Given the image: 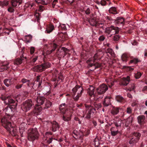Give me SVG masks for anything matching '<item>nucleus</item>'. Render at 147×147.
<instances>
[{
  "label": "nucleus",
  "mask_w": 147,
  "mask_h": 147,
  "mask_svg": "<svg viewBox=\"0 0 147 147\" xmlns=\"http://www.w3.org/2000/svg\"><path fill=\"white\" fill-rule=\"evenodd\" d=\"M118 129V128L114 127L111 128L110 131L112 136H115L118 134L119 132Z\"/></svg>",
  "instance_id": "obj_18"
},
{
  "label": "nucleus",
  "mask_w": 147,
  "mask_h": 147,
  "mask_svg": "<svg viewBox=\"0 0 147 147\" xmlns=\"http://www.w3.org/2000/svg\"><path fill=\"white\" fill-rule=\"evenodd\" d=\"M115 22L117 26L121 24L123 25L124 24V19L122 17H118L115 20Z\"/></svg>",
  "instance_id": "obj_13"
},
{
  "label": "nucleus",
  "mask_w": 147,
  "mask_h": 147,
  "mask_svg": "<svg viewBox=\"0 0 147 147\" xmlns=\"http://www.w3.org/2000/svg\"><path fill=\"white\" fill-rule=\"evenodd\" d=\"M84 90L81 87L76 85L72 90L71 94L73 99L76 101H78L82 96Z\"/></svg>",
  "instance_id": "obj_1"
},
{
  "label": "nucleus",
  "mask_w": 147,
  "mask_h": 147,
  "mask_svg": "<svg viewBox=\"0 0 147 147\" xmlns=\"http://www.w3.org/2000/svg\"><path fill=\"white\" fill-rule=\"evenodd\" d=\"M122 120L120 119H118L117 120H115L113 122V123L117 128L120 127Z\"/></svg>",
  "instance_id": "obj_26"
},
{
  "label": "nucleus",
  "mask_w": 147,
  "mask_h": 147,
  "mask_svg": "<svg viewBox=\"0 0 147 147\" xmlns=\"http://www.w3.org/2000/svg\"><path fill=\"white\" fill-rule=\"evenodd\" d=\"M38 136V132L36 129H30L28 130L27 137L29 140L33 141L37 139Z\"/></svg>",
  "instance_id": "obj_3"
},
{
  "label": "nucleus",
  "mask_w": 147,
  "mask_h": 147,
  "mask_svg": "<svg viewBox=\"0 0 147 147\" xmlns=\"http://www.w3.org/2000/svg\"><path fill=\"white\" fill-rule=\"evenodd\" d=\"M67 106L64 103L60 105L59 106V110L63 113H64L65 111L66 110Z\"/></svg>",
  "instance_id": "obj_28"
},
{
  "label": "nucleus",
  "mask_w": 147,
  "mask_h": 147,
  "mask_svg": "<svg viewBox=\"0 0 147 147\" xmlns=\"http://www.w3.org/2000/svg\"><path fill=\"white\" fill-rule=\"evenodd\" d=\"M69 49L64 47H62L60 50V51L61 53H64V55L63 56V57H64V56L68 53V52H69Z\"/></svg>",
  "instance_id": "obj_32"
},
{
  "label": "nucleus",
  "mask_w": 147,
  "mask_h": 147,
  "mask_svg": "<svg viewBox=\"0 0 147 147\" xmlns=\"http://www.w3.org/2000/svg\"><path fill=\"white\" fill-rule=\"evenodd\" d=\"M87 92L88 94L91 96H94V88L91 86H90V87L88 89Z\"/></svg>",
  "instance_id": "obj_17"
},
{
  "label": "nucleus",
  "mask_w": 147,
  "mask_h": 147,
  "mask_svg": "<svg viewBox=\"0 0 147 147\" xmlns=\"http://www.w3.org/2000/svg\"><path fill=\"white\" fill-rule=\"evenodd\" d=\"M105 37L104 36L102 35V36H100L98 40L100 41H103L105 40Z\"/></svg>",
  "instance_id": "obj_63"
},
{
  "label": "nucleus",
  "mask_w": 147,
  "mask_h": 147,
  "mask_svg": "<svg viewBox=\"0 0 147 147\" xmlns=\"http://www.w3.org/2000/svg\"><path fill=\"white\" fill-rule=\"evenodd\" d=\"M34 70L36 71L41 72L45 70V68H43L42 64L38 65L35 66L34 68Z\"/></svg>",
  "instance_id": "obj_23"
},
{
  "label": "nucleus",
  "mask_w": 147,
  "mask_h": 147,
  "mask_svg": "<svg viewBox=\"0 0 147 147\" xmlns=\"http://www.w3.org/2000/svg\"><path fill=\"white\" fill-rule=\"evenodd\" d=\"M15 101L10 97H8L7 100L5 102V104L6 105H9L11 104L14 103Z\"/></svg>",
  "instance_id": "obj_37"
},
{
  "label": "nucleus",
  "mask_w": 147,
  "mask_h": 147,
  "mask_svg": "<svg viewBox=\"0 0 147 147\" xmlns=\"http://www.w3.org/2000/svg\"><path fill=\"white\" fill-rule=\"evenodd\" d=\"M46 100V98L43 97L38 96L36 98L37 105H42L44 102H45Z\"/></svg>",
  "instance_id": "obj_14"
},
{
  "label": "nucleus",
  "mask_w": 147,
  "mask_h": 147,
  "mask_svg": "<svg viewBox=\"0 0 147 147\" xmlns=\"http://www.w3.org/2000/svg\"><path fill=\"white\" fill-rule=\"evenodd\" d=\"M133 120V118L132 117H129L127 118L125 122V124H129L131 123Z\"/></svg>",
  "instance_id": "obj_43"
},
{
  "label": "nucleus",
  "mask_w": 147,
  "mask_h": 147,
  "mask_svg": "<svg viewBox=\"0 0 147 147\" xmlns=\"http://www.w3.org/2000/svg\"><path fill=\"white\" fill-rule=\"evenodd\" d=\"M85 12L86 15H89L91 12L90 10V8H88L86 10H85Z\"/></svg>",
  "instance_id": "obj_57"
},
{
  "label": "nucleus",
  "mask_w": 147,
  "mask_h": 147,
  "mask_svg": "<svg viewBox=\"0 0 147 147\" xmlns=\"http://www.w3.org/2000/svg\"><path fill=\"white\" fill-rule=\"evenodd\" d=\"M119 32L118 27L114 26L106 28L105 31L108 37H111L113 35L118 34Z\"/></svg>",
  "instance_id": "obj_4"
},
{
  "label": "nucleus",
  "mask_w": 147,
  "mask_h": 147,
  "mask_svg": "<svg viewBox=\"0 0 147 147\" xmlns=\"http://www.w3.org/2000/svg\"><path fill=\"white\" fill-rule=\"evenodd\" d=\"M45 102V106L43 107L44 109H48L52 105V102L46 99Z\"/></svg>",
  "instance_id": "obj_29"
},
{
  "label": "nucleus",
  "mask_w": 147,
  "mask_h": 147,
  "mask_svg": "<svg viewBox=\"0 0 147 147\" xmlns=\"http://www.w3.org/2000/svg\"><path fill=\"white\" fill-rule=\"evenodd\" d=\"M115 99L117 102H122L124 100V98L121 96L119 95L116 96Z\"/></svg>",
  "instance_id": "obj_40"
},
{
  "label": "nucleus",
  "mask_w": 147,
  "mask_h": 147,
  "mask_svg": "<svg viewBox=\"0 0 147 147\" xmlns=\"http://www.w3.org/2000/svg\"><path fill=\"white\" fill-rule=\"evenodd\" d=\"M9 64V63H5L2 65L0 67V71L2 72L7 70V69L9 68V67H8Z\"/></svg>",
  "instance_id": "obj_24"
},
{
  "label": "nucleus",
  "mask_w": 147,
  "mask_h": 147,
  "mask_svg": "<svg viewBox=\"0 0 147 147\" xmlns=\"http://www.w3.org/2000/svg\"><path fill=\"white\" fill-rule=\"evenodd\" d=\"M120 38L119 35H115L114 36L113 40L114 41H116L118 40Z\"/></svg>",
  "instance_id": "obj_50"
},
{
  "label": "nucleus",
  "mask_w": 147,
  "mask_h": 147,
  "mask_svg": "<svg viewBox=\"0 0 147 147\" xmlns=\"http://www.w3.org/2000/svg\"><path fill=\"white\" fill-rule=\"evenodd\" d=\"M126 112L127 113L130 114L132 112V109L130 107H127V108Z\"/></svg>",
  "instance_id": "obj_61"
},
{
  "label": "nucleus",
  "mask_w": 147,
  "mask_h": 147,
  "mask_svg": "<svg viewBox=\"0 0 147 147\" xmlns=\"http://www.w3.org/2000/svg\"><path fill=\"white\" fill-rule=\"evenodd\" d=\"M24 58L26 59V57H24L23 55L20 56V57H18L14 61V65H19L21 64L22 62V61L24 60Z\"/></svg>",
  "instance_id": "obj_12"
},
{
  "label": "nucleus",
  "mask_w": 147,
  "mask_h": 147,
  "mask_svg": "<svg viewBox=\"0 0 147 147\" xmlns=\"http://www.w3.org/2000/svg\"><path fill=\"white\" fill-rule=\"evenodd\" d=\"M142 75V74L140 72H138L136 74H135V78L136 79H138L140 78Z\"/></svg>",
  "instance_id": "obj_49"
},
{
  "label": "nucleus",
  "mask_w": 147,
  "mask_h": 147,
  "mask_svg": "<svg viewBox=\"0 0 147 147\" xmlns=\"http://www.w3.org/2000/svg\"><path fill=\"white\" fill-rule=\"evenodd\" d=\"M109 12L110 13H113V12H116V8L115 7H112L109 10Z\"/></svg>",
  "instance_id": "obj_48"
},
{
  "label": "nucleus",
  "mask_w": 147,
  "mask_h": 147,
  "mask_svg": "<svg viewBox=\"0 0 147 147\" xmlns=\"http://www.w3.org/2000/svg\"><path fill=\"white\" fill-rule=\"evenodd\" d=\"M52 124L51 130L53 132H55L58 129L59 125L55 121H53L51 123Z\"/></svg>",
  "instance_id": "obj_15"
},
{
  "label": "nucleus",
  "mask_w": 147,
  "mask_h": 147,
  "mask_svg": "<svg viewBox=\"0 0 147 147\" xmlns=\"http://www.w3.org/2000/svg\"><path fill=\"white\" fill-rule=\"evenodd\" d=\"M35 16L36 17L37 21L39 22L40 18V13H39L36 12L35 14Z\"/></svg>",
  "instance_id": "obj_47"
},
{
  "label": "nucleus",
  "mask_w": 147,
  "mask_h": 147,
  "mask_svg": "<svg viewBox=\"0 0 147 147\" xmlns=\"http://www.w3.org/2000/svg\"><path fill=\"white\" fill-rule=\"evenodd\" d=\"M40 76H38L37 77L36 80L34 82V85L35 84L38 85V90H39V88L40 87L42 83L41 81L40 80Z\"/></svg>",
  "instance_id": "obj_27"
},
{
  "label": "nucleus",
  "mask_w": 147,
  "mask_h": 147,
  "mask_svg": "<svg viewBox=\"0 0 147 147\" xmlns=\"http://www.w3.org/2000/svg\"><path fill=\"white\" fill-rule=\"evenodd\" d=\"M21 82L23 83L27 82V85L28 86H29L30 84V80H27L25 78L22 79L21 80Z\"/></svg>",
  "instance_id": "obj_45"
},
{
  "label": "nucleus",
  "mask_w": 147,
  "mask_h": 147,
  "mask_svg": "<svg viewBox=\"0 0 147 147\" xmlns=\"http://www.w3.org/2000/svg\"><path fill=\"white\" fill-rule=\"evenodd\" d=\"M130 78L128 76L127 78H123L122 81L121 82V84L124 86H127L130 81Z\"/></svg>",
  "instance_id": "obj_25"
},
{
  "label": "nucleus",
  "mask_w": 147,
  "mask_h": 147,
  "mask_svg": "<svg viewBox=\"0 0 147 147\" xmlns=\"http://www.w3.org/2000/svg\"><path fill=\"white\" fill-rule=\"evenodd\" d=\"M50 1V0H41V2L43 5H47Z\"/></svg>",
  "instance_id": "obj_52"
},
{
  "label": "nucleus",
  "mask_w": 147,
  "mask_h": 147,
  "mask_svg": "<svg viewBox=\"0 0 147 147\" xmlns=\"http://www.w3.org/2000/svg\"><path fill=\"white\" fill-rule=\"evenodd\" d=\"M138 121L139 123L142 124L145 123V117L144 115H140L137 117Z\"/></svg>",
  "instance_id": "obj_19"
},
{
  "label": "nucleus",
  "mask_w": 147,
  "mask_h": 147,
  "mask_svg": "<svg viewBox=\"0 0 147 147\" xmlns=\"http://www.w3.org/2000/svg\"><path fill=\"white\" fill-rule=\"evenodd\" d=\"M38 59V56H36L34 57L33 58L31 61V63H34Z\"/></svg>",
  "instance_id": "obj_56"
},
{
  "label": "nucleus",
  "mask_w": 147,
  "mask_h": 147,
  "mask_svg": "<svg viewBox=\"0 0 147 147\" xmlns=\"http://www.w3.org/2000/svg\"><path fill=\"white\" fill-rule=\"evenodd\" d=\"M89 22L91 26H97V22L95 19L92 18L90 20Z\"/></svg>",
  "instance_id": "obj_36"
},
{
  "label": "nucleus",
  "mask_w": 147,
  "mask_h": 147,
  "mask_svg": "<svg viewBox=\"0 0 147 147\" xmlns=\"http://www.w3.org/2000/svg\"><path fill=\"white\" fill-rule=\"evenodd\" d=\"M42 64L43 66V68H45V70L46 69L49 68L51 66V64L49 62H46Z\"/></svg>",
  "instance_id": "obj_41"
},
{
  "label": "nucleus",
  "mask_w": 147,
  "mask_h": 147,
  "mask_svg": "<svg viewBox=\"0 0 147 147\" xmlns=\"http://www.w3.org/2000/svg\"><path fill=\"white\" fill-rule=\"evenodd\" d=\"M9 4V1L7 0L0 1V6L2 7L7 6Z\"/></svg>",
  "instance_id": "obj_39"
},
{
  "label": "nucleus",
  "mask_w": 147,
  "mask_h": 147,
  "mask_svg": "<svg viewBox=\"0 0 147 147\" xmlns=\"http://www.w3.org/2000/svg\"><path fill=\"white\" fill-rule=\"evenodd\" d=\"M57 46V45L55 44V43L53 44L52 45L53 48L51 50L50 53H52V52H53V51H54L55 50V49L56 48Z\"/></svg>",
  "instance_id": "obj_51"
},
{
  "label": "nucleus",
  "mask_w": 147,
  "mask_h": 147,
  "mask_svg": "<svg viewBox=\"0 0 147 147\" xmlns=\"http://www.w3.org/2000/svg\"><path fill=\"white\" fill-rule=\"evenodd\" d=\"M22 2V0H11V3L12 6L13 7H16L18 3L19 5L21 4Z\"/></svg>",
  "instance_id": "obj_16"
},
{
  "label": "nucleus",
  "mask_w": 147,
  "mask_h": 147,
  "mask_svg": "<svg viewBox=\"0 0 147 147\" xmlns=\"http://www.w3.org/2000/svg\"><path fill=\"white\" fill-rule=\"evenodd\" d=\"M131 58L132 59L130 61V63H133L134 64H136L138 63L141 61L138 58H133L131 57Z\"/></svg>",
  "instance_id": "obj_35"
},
{
  "label": "nucleus",
  "mask_w": 147,
  "mask_h": 147,
  "mask_svg": "<svg viewBox=\"0 0 147 147\" xmlns=\"http://www.w3.org/2000/svg\"><path fill=\"white\" fill-rule=\"evenodd\" d=\"M4 83L5 85L7 87L9 86L13 83L11 79H5L4 81Z\"/></svg>",
  "instance_id": "obj_33"
},
{
  "label": "nucleus",
  "mask_w": 147,
  "mask_h": 147,
  "mask_svg": "<svg viewBox=\"0 0 147 147\" xmlns=\"http://www.w3.org/2000/svg\"><path fill=\"white\" fill-rule=\"evenodd\" d=\"M138 140L135 137H134L132 136V137L131 138V139L129 141V143L130 144H134L137 142Z\"/></svg>",
  "instance_id": "obj_38"
},
{
  "label": "nucleus",
  "mask_w": 147,
  "mask_h": 147,
  "mask_svg": "<svg viewBox=\"0 0 147 147\" xmlns=\"http://www.w3.org/2000/svg\"><path fill=\"white\" fill-rule=\"evenodd\" d=\"M35 48L34 47H31L30 48V53L31 54H33Z\"/></svg>",
  "instance_id": "obj_64"
},
{
  "label": "nucleus",
  "mask_w": 147,
  "mask_h": 147,
  "mask_svg": "<svg viewBox=\"0 0 147 147\" xmlns=\"http://www.w3.org/2000/svg\"><path fill=\"white\" fill-rule=\"evenodd\" d=\"M17 104L16 103L15 105H12L10 106H7L4 109L5 113L7 116H10L12 115L13 112L16 109Z\"/></svg>",
  "instance_id": "obj_7"
},
{
  "label": "nucleus",
  "mask_w": 147,
  "mask_h": 147,
  "mask_svg": "<svg viewBox=\"0 0 147 147\" xmlns=\"http://www.w3.org/2000/svg\"><path fill=\"white\" fill-rule=\"evenodd\" d=\"M1 123L4 127L13 136H15L14 129L11 122H9L7 118L3 117L1 119Z\"/></svg>",
  "instance_id": "obj_2"
},
{
  "label": "nucleus",
  "mask_w": 147,
  "mask_h": 147,
  "mask_svg": "<svg viewBox=\"0 0 147 147\" xmlns=\"http://www.w3.org/2000/svg\"><path fill=\"white\" fill-rule=\"evenodd\" d=\"M86 108L87 109H89V110L88 111L86 116V118L89 119L90 118L91 114H95L96 113V109L93 108L90 105H88L86 104H84Z\"/></svg>",
  "instance_id": "obj_6"
},
{
  "label": "nucleus",
  "mask_w": 147,
  "mask_h": 147,
  "mask_svg": "<svg viewBox=\"0 0 147 147\" xmlns=\"http://www.w3.org/2000/svg\"><path fill=\"white\" fill-rule=\"evenodd\" d=\"M54 26L52 24H50L47 26L45 32L49 34L52 32L54 30Z\"/></svg>",
  "instance_id": "obj_22"
},
{
  "label": "nucleus",
  "mask_w": 147,
  "mask_h": 147,
  "mask_svg": "<svg viewBox=\"0 0 147 147\" xmlns=\"http://www.w3.org/2000/svg\"><path fill=\"white\" fill-rule=\"evenodd\" d=\"M87 111L86 110H84L82 111V116L83 117H85L86 118V116L87 113Z\"/></svg>",
  "instance_id": "obj_60"
},
{
  "label": "nucleus",
  "mask_w": 147,
  "mask_h": 147,
  "mask_svg": "<svg viewBox=\"0 0 147 147\" xmlns=\"http://www.w3.org/2000/svg\"><path fill=\"white\" fill-rule=\"evenodd\" d=\"M13 7H9L8 9H7V11L11 13H13V12L14 11V9L13 8Z\"/></svg>",
  "instance_id": "obj_53"
},
{
  "label": "nucleus",
  "mask_w": 147,
  "mask_h": 147,
  "mask_svg": "<svg viewBox=\"0 0 147 147\" xmlns=\"http://www.w3.org/2000/svg\"><path fill=\"white\" fill-rule=\"evenodd\" d=\"M57 54L59 56V57H62V56H63L64 55V53H61L60 51V50H59L57 52Z\"/></svg>",
  "instance_id": "obj_59"
},
{
  "label": "nucleus",
  "mask_w": 147,
  "mask_h": 147,
  "mask_svg": "<svg viewBox=\"0 0 147 147\" xmlns=\"http://www.w3.org/2000/svg\"><path fill=\"white\" fill-rule=\"evenodd\" d=\"M105 19L107 20V22H111L112 20L113 19L111 17L109 16H107L105 17Z\"/></svg>",
  "instance_id": "obj_54"
},
{
  "label": "nucleus",
  "mask_w": 147,
  "mask_h": 147,
  "mask_svg": "<svg viewBox=\"0 0 147 147\" xmlns=\"http://www.w3.org/2000/svg\"><path fill=\"white\" fill-rule=\"evenodd\" d=\"M71 113H69L68 115H63V119L65 121H68L71 119Z\"/></svg>",
  "instance_id": "obj_30"
},
{
  "label": "nucleus",
  "mask_w": 147,
  "mask_h": 147,
  "mask_svg": "<svg viewBox=\"0 0 147 147\" xmlns=\"http://www.w3.org/2000/svg\"><path fill=\"white\" fill-rule=\"evenodd\" d=\"M45 8L44 6L40 5L39 6V8L38 9V11L40 12H42L44 9Z\"/></svg>",
  "instance_id": "obj_55"
},
{
  "label": "nucleus",
  "mask_w": 147,
  "mask_h": 147,
  "mask_svg": "<svg viewBox=\"0 0 147 147\" xmlns=\"http://www.w3.org/2000/svg\"><path fill=\"white\" fill-rule=\"evenodd\" d=\"M102 53V52L100 51L97 52L94 55L93 57L89 58V59L87 61V63H89V62L91 61V62L92 61L94 63L95 61L98 59L100 60V59L99 57H100V54Z\"/></svg>",
  "instance_id": "obj_9"
},
{
  "label": "nucleus",
  "mask_w": 147,
  "mask_h": 147,
  "mask_svg": "<svg viewBox=\"0 0 147 147\" xmlns=\"http://www.w3.org/2000/svg\"><path fill=\"white\" fill-rule=\"evenodd\" d=\"M119 108L118 107H114L111 111V113L113 115L117 114L119 112Z\"/></svg>",
  "instance_id": "obj_34"
},
{
  "label": "nucleus",
  "mask_w": 147,
  "mask_h": 147,
  "mask_svg": "<svg viewBox=\"0 0 147 147\" xmlns=\"http://www.w3.org/2000/svg\"><path fill=\"white\" fill-rule=\"evenodd\" d=\"M95 62L93 63V62L92 61V62H90L89 63H88L90 67H92V66H94V69H95L96 68H98L99 67H100L101 66V64L97 62H96L95 63Z\"/></svg>",
  "instance_id": "obj_21"
},
{
  "label": "nucleus",
  "mask_w": 147,
  "mask_h": 147,
  "mask_svg": "<svg viewBox=\"0 0 147 147\" xmlns=\"http://www.w3.org/2000/svg\"><path fill=\"white\" fill-rule=\"evenodd\" d=\"M127 57V55L125 53L123 54L121 56V59L123 61H126Z\"/></svg>",
  "instance_id": "obj_44"
},
{
  "label": "nucleus",
  "mask_w": 147,
  "mask_h": 147,
  "mask_svg": "<svg viewBox=\"0 0 147 147\" xmlns=\"http://www.w3.org/2000/svg\"><path fill=\"white\" fill-rule=\"evenodd\" d=\"M94 108L96 109L97 110H99L101 108L102 105L100 103H94Z\"/></svg>",
  "instance_id": "obj_42"
},
{
  "label": "nucleus",
  "mask_w": 147,
  "mask_h": 147,
  "mask_svg": "<svg viewBox=\"0 0 147 147\" xmlns=\"http://www.w3.org/2000/svg\"><path fill=\"white\" fill-rule=\"evenodd\" d=\"M141 136V134L139 133H135L133 135V136L134 137H135L136 138L139 140V138Z\"/></svg>",
  "instance_id": "obj_46"
},
{
  "label": "nucleus",
  "mask_w": 147,
  "mask_h": 147,
  "mask_svg": "<svg viewBox=\"0 0 147 147\" xmlns=\"http://www.w3.org/2000/svg\"><path fill=\"white\" fill-rule=\"evenodd\" d=\"M36 112L39 114L42 110V107L40 105H36L35 107Z\"/></svg>",
  "instance_id": "obj_31"
},
{
  "label": "nucleus",
  "mask_w": 147,
  "mask_h": 147,
  "mask_svg": "<svg viewBox=\"0 0 147 147\" xmlns=\"http://www.w3.org/2000/svg\"><path fill=\"white\" fill-rule=\"evenodd\" d=\"M108 89L107 86L104 84H102L97 88V92L98 94H104Z\"/></svg>",
  "instance_id": "obj_8"
},
{
  "label": "nucleus",
  "mask_w": 147,
  "mask_h": 147,
  "mask_svg": "<svg viewBox=\"0 0 147 147\" xmlns=\"http://www.w3.org/2000/svg\"><path fill=\"white\" fill-rule=\"evenodd\" d=\"M130 90H133L135 88V85L134 83L130 85L129 86Z\"/></svg>",
  "instance_id": "obj_58"
},
{
  "label": "nucleus",
  "mask_w": 147,
  "mask_h": 147,
  "mask_svg": "<svg viewBox=\"0 0 147 147\" xmlns=\"http://www.w3.org/2000/svg\"><path fill=\"white\" fill-rule=\"evenodd\" d=\"M8 98L7 97L3 96L1 97V98L2 100L4 101V103H5V101L7 100Z\"/></svg>",
  "instance_id": "obj_62"
},
{
  "label": "nucleus",
  "mask_w": 147,
  "mask_h": 147,
  "mask_svg": "<svg viewBox=\"0 0 147 147\" xmlns=\"http://www.w3.org/2000/svg\"><path fill=\"white\" fill-rule=\"evenodd\" d=\"M111 98L109 97H106L104 99L103 104L105 107H107L111 104Z\"/></svg>",
  "instance_id": "obj_20"
},
{
  "label": "nucleus",
  "mask_w": 147,
  "mask_h": 147,
  "mask_svg": "<svg viewBox=\"0 0 147 147\" xmlns=\"http://www.w3.org/2000/svg\"><path fill=\"white\" fill-rule=\"evenodd\" d=\"M58 75V77L57 78H54L53 79V81L55 82L54 83V88L56 87V86L59 83H58L59 82H61L62 81L63 77L61 74V73H60Z\"/></svg>",
  "instance_id": "obj_11"
},
{
  "label": "nucleus",
  "mask_w": 147,
  "mask_h": 147,
  "mask_svg": "<svg viewBox=\"0 0 147 147\" xmlns=\"http://www.w3.org/2000/svg\"><path fill=\"white\" fill-rule=\"evenodd\" d=\"M73 136L74 138L82 140L83 139V135L81 132H78L76 130H74L73 131Z\"/></svg>",
  "instance_id": "obj_10"
},
{
  "label": "nucleus",
  "mask_w": 147,
  "mask_h": 147,
  "mask_svg": "<svg viewBox=\"0 0 147 147\" xmlns=\"http://www.w3.org/2000/svg\"><path fill=\"white\" fill-rule=\"evenodd\" d=\"M33 104L31 99H28L24 102L21 105V108L23 111L27 112L31 109Z\"/></svg>",
  "instance_id": "obj_5"
}]
</instances>
